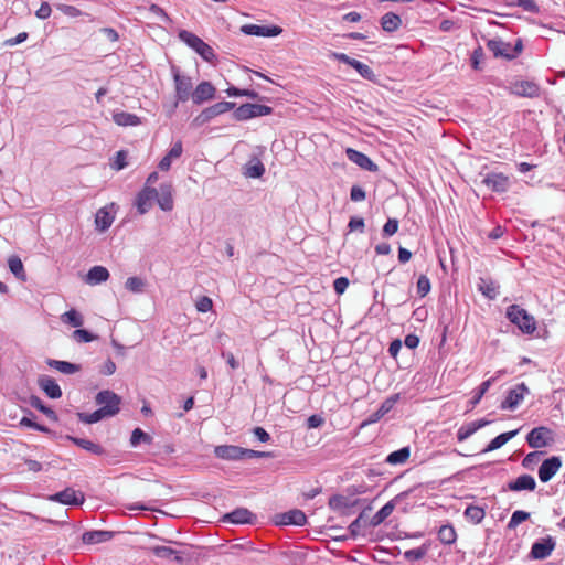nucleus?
Listing matches in <instances>:
<instances>
[{
	"label": "nucleus",
	"mask_w": 565,
	"mask_h": 565,
	"mask_svg": "<svg viewBox=\"0 0 565 565\" xmlns=\"http://www.w3.org/2000/svg\"><path fill=\"white\" fill-rule=\"evenodd\" d=\"M157 202L158 206L164 211L170 212L174 206L173 186L171 183L160 184L159 190L150 186H142L136 194L134 205L140 215L148 213L153 203Z\"/></svg>",
	"instance_id": "f257e3e1"
},
{
	"label": "nucleus",
	"mask_w": 565,
	"mask_h": 565,
	"mask_svg": "<svg viewBox=\"0 0 565 565\" xmlns=\"http://www.w3.org/2000/svg\"><path fill=\"white\" fill-rule=\"evenodd\" d=\"M507 318L525 334H532L536 330L533 316L518 305H511L507 308Z\"/></svg>",
	"instance_id": "f03ea898"
},
{
	"label": "nucleus",
	"mask_w": 565,
	"mask_h": 565,
	"mask_svg": "<svg viewBox=\"0 0 565 565\" xmlns=\"http://www.w3.org/2000/svg\"><path fill=\"white\" fill-rule=\"evenodd\" d=\"M487 47L493 53L494 57H502L508 61L514 60L523 50L521 39H518L514 46L501 39H492L487 42Z\"/></svg>",
	"instance_id": "7ed1b4c3"
},
{
	"label": "nucleus",
	"mask_w": 565,
	"mask_h": 565,
	"mask_svg": "<svg viewBox=\"0 0 565 565\" xmlns=\"http://www.w3.org/2000/svg\"><path fill=\"white\" fill-rule=\"evenodd\" d=\"M179 39L195 51L204 61L212 62L215 58L214 50L192 32L182 30L179 32Z\"/></svg>",
	"instance_id": "20e7f679"
},
{
	"label": "nucleus",
	"mask_w": 565,
	"mask_h": 565,
	"mask_svg": "<svg viewBox=\"0 0 565 565\" xmlns=\"http://www.w3.org/2000/svg\"><path fill=\"white\" fill-rule=\"evenodd\" d=\"M95 401L108 417L115 416L120 409L121 398L109 390L100 391Z\"/></svg>",
	"instance_id": "39448f33"
},
{
	"label": "nucleus",
	"mask_w": 565,
	"mask_h": 565,
	"mask_svg": "<svg viewBox=\"0 0 565 565\" xmlns=\"http://www.w3.org/2000/svg\"><path fill=\"white\" fill-rule=\"evenodd\" d=\"M273 113L271 107L260 104H244L234 111V117L237 120H247L254 117L267 116Z\"/></svg>",
	"instance_id": "423d86ee"
},
{
	"label": "nucleus",
	"mask_w": 565,
	"mask_h": 565,
	"mask_svg": "<svg viewBox=\"0 0 565 565\" xmlns=\"http://www.w3.org/2000/svg\"><path fill=\"white\" fill-rule=\"evenodd\" d=\"M553 441V431L545 426L533 428L526 436V443L535 449L546 447Z\"/></svg>",
	"instance_id": "0eeeda50"
},
{
	"label": "nucleus",
	"mask_w": 565,
	"mask_h": 565,
	"mask_svg": "<svg viewBox=\"0 0 565 565\" xmlns=\"http://www.w3.org/2000/svg\"><path fill=\"white\" fill-rule=\"evenodd\" d=\"M235 107V103L220 102L205 109H203L194 119L196 125H203L218 115L227 113Z\"/></svg>",
	"instance_id": "6e6552de"
},
{
	"label": "nucleus",
	"mask_w": 565,
	"mask_h": 565,
	"mask_svg": "<svg viewBox=\"0 0 565 565\" xmlns=\"http://www.w3.org/2000/svg\"><path fill=\"white\" fill-rule=\"evenodd\" d=\"M529 392V387L524 383L515 385L513 388L508 391L505 398L500 404V408L510 411L515 409Z\"/></svg>",
	"instance_id": "1a4fd4ad"
},
{
	"label": "nucleus",
	"mask_w": 565,
	"mask_h": 565,
	"mask_svg": "<svg viewBox=\"0 0 565 565\" xmlns=\"http://www.w3.org/2000/svg\"><path fill=\"white\" fill-rule=\"evenodd\" d=\"M175 85V97L179 102H186L190 97L193 84L189 76L182 75L177 67H172Z\"/></svg>",
	"instance_id": "9d476101"
},
{
	"label": "nucleus",
	"mask_w": 565,
	"mask_h": 565,
	"mask_svg": "<svg viewBox=\"0 0 565 565\" xmlns=\"http://www.w3.org/2000/svg\"><path fill=\"white\" fill-rule=\"evenodd\" d=\"M241 31L247 35L273 38L279 35L282 29L277 25L245 24L241 28Z\"/></svg>",
	"instance_id": "9b49d317"
},
{
	"label": "nucleus",
	"mask_w": 565,
	"mask_h": 565,
	"mask_svg": "<svg viewBox=\"0 0 565 565\" xmlns=\"http://www.w3.org/2000/svg\"><path fill=\"white\" fill-rule=\"evenodd\" d=\"M512 94L520 97L534 98L540 96V86L531 81H519L511 84Z\"/></svg>",
	"instance_id": "f8f14e48"
},
{
	"label": "nucleus",
	"mask_w": 565,
	"mask_h": 565,
	"mask_svg": "<svg viewBox=\"0 0 565 565\" xmlns=\"http://www.w3.org/2000/svg\"><path fill=\"white\" fill-rule=\"evenodd\" d=\"M562 466V460L558 456H552L545 459L539 468V478L542 482L550 481Z\"/></svg>",
	"instance_id": "ddd939ff"
},
{
	"label": "nucleus",
	"mask_w": 565,
	"mask_h": 565,
	"mask_svg": "<svg viewBox=\"0 0 565 565\" xmlns=\"http://www.w3.org/2000/svg\"><path fill=\"white\" fill-rule=\"evenodd\" d=\"M482 183L491 191L493 192H505L510 186V181L507 175L503 173H488L483 180Z\"/></svg>",
	"instance_id": "4468645a"
},
{
	"label": "nucleus",
	"mask_w": 565,
	"mask_h": 565,
	"mask_svg": "<svg viewBox=\"0 0 565 565\" xmlns=\"http://www.w3.org/2000/svg\"><path fill=\"white\" fill-rule=\"evenodd\" d=\"M555 547V541L551 537H544L533 543L531 556L534 559H545L551 555Z\"/></svg>",
	"instance_id": "2eb2a0df"
},
{
	"label": "nucleus",
	"mask_w": 565,
	"mask_h": 565,
	"mask_svg": "<svg viewBox=\"0 0 565 565\" xmlns=\"http://www.w3.org/2000/svg\"><path fill=\"white\" fill-rule=\"evenodd\" d=\"M51 501L58 502L67 505H78L84 502V495L82 493H77L72 488H66L65 490L52 494L49 497Z\"/></svg>",
	"instance_id": "dca6fc26"
},
{
	"label": "nucleus",
	"mask_w": 565,
	"mask_h": 565,
	"mask_svg": "<svg viewBox=\"0 0 565 565\" xmlns=\"http://www.w3.org/2000/svg\"><path fill=\"white\" fill-rule=\"evenodd\" d=\"M214 454L223 460H241L244 459L245 448L234 445H221L215 447Z\"/></svg>",
	"instance_id": "f3484780"
},
{
	"label": "nucleus",
	"mask_w": 565,
	"mask_h": 565,
	"mask_svg": "<svg viewBox=\"0 0 565 565\" xmlns=\"http://www.w3.org/2000/svg\"><path fill=\"white\" fill-rule=\"evenodd\" d=\"M215 87L210 82H201L192 93V100L196 105L214 98Z\"/></svg>",
	"instance_id": "a211bd4d"
},
{
	"label": "nucleus",
	"mask_w": 565,
	"mask_h": 565,
	"mask_svg": "<svg viewBox=\"0 0 565 565\" xmlns=\"http://www.w3.org/2000/svg\"><path fill=\"white\" fill-rule=\"evenodd\" d=\"M407 492H402L395 499L388 501L386 504H384L370 520L369 525L376 526L380 525L382 522H384L394 511L395 509V501L401 497H406Z\"/></svg>",
	"instance_id": "6ab92c4d"
},
{
	"label": "nucleus",
	"mask_w": 565,
	"mask_h": 565,
	"mask_svg": "<svg viewBox=\"0 0 565 565\" xmlns=\"http://www.w3.org/2000/svg\"><path fill=\"white\" fill-rule=\"evenodd\" d=\"M182 152H183L182 141L178 140L172 145V147L170 148L168 153L160 160L158 168L161 171L170 170L173 160L179 159L182 156Z\"/></svg>",
	"instance_id": "aec40b11"
},
{
	"label": "nucleus",
	"mask_w": 565,
	"mask_h": 565,
	"mask_svg": "<svg viewBox=\"0 0 565 565\" xmlns=\"http://www.w3.org/2000/svg\"><path fill=\"white\" fill-rule=\"evenodd\" d=\"M491 422L488 419H479L476 422H470L468 424L462 425L457 431L458 441H463L468 439L471 435H473L478 429L489 425Z\"/></svg>",
	"instance_id": "412c9836"
},
{
	"label": "nucleus",
	"mask_w": 565,
	"mask_h": 565,
	"mask_svg": "<svg viewBox=\"0 0 565 565\" xmlns=\"http://www.w3.org/2000/svg\"><path fill=\"white\" fill-rule=\"evenodd\" d=\"M307 516L301 510H290L279 515L278 523L281 525H297L306 524Z\"/></svg>",
	"instance_id": "4be33fe9"
},
{
	"label": "nucleus",
	"mask_w": 565,
	"mask_h": 565,
	"mask_svg": "<svg viewBox=\"0 0 565 565\" xmlns=\"http://www.w3.org/2000/svg\"><path fill=\"white\" fill-rule=\"evenodd\" d=\"M254 518V514L248 509L238 508L227 513L223 520L233 524H245L252 523Z\"/></svg>",
	"instance_id": "5701e85b"
},
{
	"label": "nucleus",
	"mask_w": 565,
	"mask_h": 565,
	"mask_svg": "<svg viewBox=\"0 0 565 565\" xmlns=\"http://www.w3.org/2000/svg\"><path fill=\"white\" fill-rule=\"evenodd\" d=\"M535 488V479L530 475H522L508 483V489L511 491H534Z\"/></svg>",
	"instance_id": "b1692460"
},
{
	"label": "nucleus",
	"mask_w": 565,
	"mask_h": 565,
	"mask_svg": "<svg viewBox=\"0 0 565 565\" xmlns=\"http://www.w3.org/2000/svg\"><path fill=\"white\" fill-rule=\"evenodd\" d=\"M39 386L50 398H60L62 391L56 381L47 375H43L38 381Z\"/></svg>",
	"instance_id": "393cba45"
},
{
	"label": "nucleus",
	"mask_w": 565,
	"mask_h": 565,
	"mask_svg": "<svg viewBox=\"0 0 565 565\" xmlns=\"http://www.w3.org/2000/svg\"><path fill=\"white\" fill-rule=\"evenodd\" d=\"M109 278V271L104 266H94L92 267L85 278V282L90 286H96L102 282H105Z\"/></svg>",
	"instance_id": "a878e982"
},
{
	"label": "nucleus",
	"mask_w": 565,
	"mask_h": 565,
	"mask_svg": "<svg viewBox=\"0 0 565 565\" xmlns=\"http://www.w3.org/2000/svg\"><path fill=\"white\" fill-rule=\"evenodd\" d=\"M477 286L478 290L490 300H494L499 295V285L491 278L480 277Z\"/></svg>",
	"instance_id": "bb28decb"
},
{
	"label": "nucleus",
	"mask_w": 565,
	"mask_h": 565,
	"mask_svg": "<svg viewBox=\"0 0 565 565\" xmlns=\"http://www.w3.org/2000/svg\"><path fill=\"white\" fill-rule=\"evenodd\" d=\"M114 220L115 216L108 211V207H102L96 212L95 215L96 228L99 232H105L111 226Z\"/></svg>",
	"instance_id": "cd10ccee"
},
{
	"label": "nucleus",
	"mask_w": 565,
	"mask_h": 565,
	"mask_svg": "<svg viewBox=\"0 0 565 565\" xmlns=\"http://www.w3.org/2000/svg\"><path fill=\"white\" fill-rule=\"evenodd\" d=\"M381 26L385 32H395L402 24V19L394 12H387L381 18Z\"/></svg>",
	"instance_id": "c85d7f7f"
},
{
	"label": "nucleus",
	"mask_w": 565,
	"mask_h": 565,
	"mask_svg": "<svg viewBox=\"0 0 565 565\" xmlns=\"http://www.w3.org/2000/svg\"><path fill=\"white\" fill-rule=\"evenodd\" d=\"M265 173V167L263 162L254 157L245 166L244 175L247 178H260Z\"/></svg>",
	"instance_id": "c756f323"
},
{
	"label": "nucleus",
	"mask_w": 565,
	"mask_h": 565,
	"mask_svg": "<svg viewBox=\"0 0 565 565\" xmlns=\"http://www.w3.org/2000/svg\"><path fill=\"white\" fill-rule=\"evenodd\" d=\"M113 119L115 124L118 126L127 127V126H138L141 124L140 118L135 115L127 111H117L114 113Z\"/></svg>",
	"instance_id": "7c9ffc66"
},
{
	"label": "nucleus",
	"mask_w": 565,
	"mask_h": 565,
	"mask_svg": "<svg viewBox=\"0 0 565 565\" xmlns=\"http://www.w3.org/2000/svg\"><path fill=\"white\" fill-rule=\"evenodd\" d=\"M518 433H519V429H515V430H511V431H507V433H502V434L498 435L495 438H493L487 445V447L483 449V452H489V451L499 449L504 444H507L510 439L515 437L518 435Z\"/></svg>",
	"instance_id": "2f4dec72"
},
{
	"label": "nucleus",
	"mask_w": 565,
	"mask_h": 565,
	"mask_svg": "<svg viewBox=\"0 0 565 565\" xmlns=\"http://www.w3.org/2000/svg\"><path fill=\"white\" fill-rule=\"evenodd\" d=\"M113 537V533L109 531H89L85 532L82 540L85 544H97L106 542Z\"/></svg>",
	"instance_id": "473e14b6"
},
{
	"label": "nucleus",
	"mask_w": 565,
	"mask_h": 565,
	"mask_svg": "<svg viewBox=\"0 0 565 565\" xmlns=\"http://www.w3.org/2000/svg\"><path fill=\"white\" fill-rule=\"evenodd\" d=\"M399 396L398 394H395L388 398H386L380 406V408L371 416L369 422H376L381 417H383L385 414H387L396 404Z\"/></svg>",
	"instance_id": "72a5a7b5"
},
{
	"label": "nucleus",
	"mask_w": 565,
	"mask_h": 565,
	"mask_svg": "<svg viewBox=\"0 0 565 565\" xmlns=\"http://www.w3.org/2000/svg\"><path fill=\"white\" fill-rule=\"evenodd\" d=\"M68 440H71L72 443H74L76 446L89 451V452H93L95 455H102L104 452L103 448L88 440V439H84V438H77V437H73V436H67L66 437Z\"/></svg>",
	"instance_id": "f704fd0d"
},
{
	"label": "nucleus",
	"mask_w": 565,
	"mask_h": 565,
	"mask_svg": "<svg viewBox=\"0 0 565 565\" xmlns=\"http://www.w3.org/2000/svg\"><path fill=\"white\" fill-rule=\"evenodd\" d=\"M329 505L341 513H350L352 503L348 497L334 495L330 499Z\"/></svg>",
	"instance_id": "c9c22d12"
},
{
	"label": "nucleus",
	"mask_w": 565,
	"mask_h": 565,
	"mask_svg": "<svg viewBox=\"0 0 565 565\" xmlns=\"http://www.w3.org/2000/svg\"><path fill=\"white\" fill-rule=\"evenodd\" d=\"M47 364L63 374H74L79 371V365L60 360H49Z\"/></svg>",
	"instance_id": "e433bc0d"
},
{
	"label": "nucleus",
	"mask_w": 565,
	"mask_h": 565,
	"mask_svg": "<svg viewBox=\"0 0 565 565\" xmlns=\"http://www.w3.org/2000/svg\"><path fill=\"white\" fill-rule=\"evenodd\" d=\"M438 540L446 545H451L457 540V533L452 525L446 524L440 526L438 531Z\"/></svg>",
	"instance_id": "4c0bfd02"
},
{
	"label": "nucleus",
	"mask_w": 565,
	"mask_h": 565,
	"mask_svg": "<svg viewBox=\"0 0 565 565\" xmlns=\"http://www.w3.org/2000/svg\"><path fill=\"white\" fill-rule=\"evenodd\" d=\"M465 516L473 524H479L486 515L484 509L478 505H468L463 512Z\"/></svg>",
	"instance_id": "58836bf2"
},
{
	"label": "nucleus",
	"mask_w": 565,
	"mask_h": 565,
	"mask_svg": "<svg viewBox=\"0 0 565 565\" xmlns=\"http://www.w3.org/2000/svg\"><path fill=\"white\" fill-rule=\"evenodd\" d=\"M8 266L10 271L18 278L24 281L26 279L24 266L22 260L18 256H11L8 259Z\"/></svg>",
	"instance_id": "ea45409f"
},
{
	"label": "nucleus",
	"mask_w": 565,
	"mask_h": 565,
	"mask_svg": "<svg viewBox=\"0 0 565 565\" xmlns=\"http://www.w3.org/2000/svg\"><path fill=\"white\" fill-rule=\"evenodd\" d=\"M409 455H411L409 447H403L396 451L391 452L386 457L385 461L390 465L404 463L409 458Z\"/></svg>",
	"instance_id": "a19ab883"
},
{
	"label": "nucleus",
	"mask_w": 565,
	"mask_h": 565,
	"mask_svg": "<svg viewBox=\"0 0 565 565\" xmlns=\"http://www.w3.org/2000/svg\"><path fill=\"white\" fill-rule=\"evenodd\" d=\"M151 552L160 558H173L177 562H182V557L179 555V552L169 546H153L151 547Z\"/></svg>",
	"instance_id": "79ce46f5"
},
{
	"label": "nucleus",
	"mask_w": 565,
	"mask_h": 565,
	"mask_svg": "<svg viewBox=\"0 0 565 565\" xmlns=\"http://www.w3.org/2000/svg\"><path fill=\"white\" fill-rule=\"evenodd\" d=\"M61 320H62V322L71 324L72 327H75V328H78V327L83 326V323H84L83 316L79 312H77L75 309H71V310L64 312L61 316Z\"/></svg>",
	"instance_id": "37998d69"
},
{
	"label": "nucleus",
	"mask_w": 565,
	"mask_h": 565,
	"mask_svg": "<svg viewBox=\"0 0 565 565\" xmlns=\"http://www.w3.org/2000/svg\"><path fill=\"white\" fill-rule=\"evenodd\" d=\"M355 164L361 169L376 172L379 170L377 164H375L366 154L359 152L355 150Z\"/></svg>",
	"instance_id": "c03bdc74"
},
{
	"label": "nucleus",
	"mask_w": 565,
	"mask_h": 565,
	"mask_svg": "<svg viewBox=\"0 0 565 565\" xmlns=\"http://www.w3.org/2000/svg\"><path fill=\"white\" fill-rule=\"evenodd\" d=\"M355 72H358L363 78L376 83L377 76L374 71L367 65L355 60Z\"/></svg>",
	"instance_id": "a18cd8bd"
},
{
	"label": "nucleus",
	"mask_w": 565,
	"mask_h": 565,
	"mask_svg": "<svg viewBox=\"0 0 565 565\" xmlns=\"http://www.w3.org/2000/svg\"><path fill=\"white\" fill-rule=\"evenodd\" d=\"M141 443L151 444L152 437L150 435H148L147 433H145L142 429L136 428L131 433L130 445L132 447H137Z\"/></svg>",
	"instance_id": "49530a36"
},
{
	"label": "nucleus",
	"mask_w": 565,
	"mask_h": 565,
	"mask_svg": "<svg viewBox=\"0 0 565 565\" xmlns=\"http://www.w3.org/2000/svg\"><path fill=\"white\" fill-rule=\"evenodd\" d=\"M78 417H79L81 422H83V423L94 424V423L102 420L103 418L108 417V416L99 407L98 409H96L95 412L89 413V414L78 413Z\"/></svg>",
	"instance_id": "de8ad7c7"
},
{
	"label": "nucleus",
	"mask_w": 565,
	"mask_h": 565,
	"mask_svg": "<svg viewBox=\"0 0 565 565\" xmlns=\"http://www.w3.org/2000/svg\"><path fill=\"white\" fill-rule=\"evenodd\" d=\"M494 377L488 379L483 381L475 393L472 399L470 401L471 407H475L482 398V396L488 392L492 383L494 382Z\"/></svg>",
	"instance_id": "09e8293b"
},
{
	"label": "nucleus",
	"mask_w": 565,
	"mask_h": 565,
	"mask_svg": "<svg viewBox=\"0 0 565 565\" xmlns=\"http://www.w3.org/2000/svg\"><path fill=\"white\" fill-rule=\"evenodd\" d=\"M530 518V513L523 510H516L512 513L511 519L508 523L509 530H514L519 524L526 521Z\"/></svg>",
	"instance_id": "8fccbe9b"
},
{
	"label": "nucleus",
	"mask_w": 565,
	"mask_h": 565,
	"mask_svg": "<svg viewBox=\"0 0 565 565\" xmlns=\"http://www.w3.org/2000/svg\"><path fill=\"white\" fill-rule=\"evenodd\" d=\"M428 552V547L424 544L417 548L408 550L404 553V558L411 562L422 559Z\"/></svg>",
	"instance_id": "3c124183"
},
{
	"label": "nucleus",
	"mask_w": 565,
	"mask_h": 565,
	"mask_svg": "<svg viewBox=\"0 0 565 565\" xmlns=\"http://www.w3.org/2000/svg\"><path fill=\"white\" fill-rule=\"evenodd\" d=\"M55 8L64 13L65 15L70 18H77L81 15H88L87 13H84L78 8L71 6V4H64V3H56Z\"/></svg>",
	"instance_id": "603ef678"
},
{
	"label": "nucleus",
	"mask_w": 565,
	"mask_h": 565,
	"mask_svg": "<svg viewBox=\"0 0 565 565\" xmlns=\"http://www.w3.org/2000/svg\"><path fill=\"white\" fill-rule=\"evenodd\" d=\"M125 287L131 292L140 294L143 290L145 281L139 277H129L125 282Z\"/></svg>",
	"instance_id": "864d4df0"
},
{
	"label": "nucleus",
	"mask_w": 565,
	"mask_h": 565,
	"mask_svg": "<svg viewBox=\"0 0 565 565\" xmlns=\"http://www.w3.org/2000/svg\"><path fill=\"white\" fill-rule=\"evenodd\" d=\"M226 94L230 97L245 96V97L253 98V99L258 97V94L255 90L239 89V88H236V87L227 88L226 89Z\"/></svg>",
	"instance_id": "5fc2aeb1"
},
{
	"label": "nucleus",
	"mask_w": 565,
	"mask_h": 565,
	"mask_svg": "<svg viewBox=\"0 0 565 565\" xmlns=\"http://www.w3.org/2000/svg\"><path fill=\"white\" fill-rule=\"evenodd\" d=\"M72 337L76 342H79V343L92 342L96 339V335L92 334L90 332H88L87 330H84V329H76L73 332Z\"/></svg>",
	"instance_id": "6e6d98bb"
},
{
	"label": "nucleus",
	"mask_w": 565,
	"mask_h": 565,
	"mask_svg": "<svg viewBox=\"0 0 565 565\" xmlns=\"http://www.w3.org/2000/svg\"><path fill=\"white\" fill-rule=\"evenodd\" d=\"M127 152L124 151V150H120L116 153V157L114 159V161L111 162V168L115 170V171H120L122 170L124 168L127 167Z\"/></svg>",
	"instance_id": "4d7b16f0"
},
{
	"label": "nucleus",
	"mask_w": 565,
	"mask_h": 565,
	"mask_svg": "<svg viewBox=\"0 0 565 565\" xmlns=\"http://www.w3.org/2000/svg\"><path fill=\"white\" fill-rule=\"evenodd\" d=\"M417 295L419 297H425L430 291V281L427 276L420 275L417 280Z\"/></svg>",
	"instance_id": "13d9d810"
},
{
	"label": "nucleus",
	"mask_w": 565,
	"mask_h": 565,
	"mask_svg": "<svg viewBox=\"0 0 565 565\" xmlns=\"http://www.w3.org/2000/svg\"><path fill=\"white\" fill-rule=\"evenodd\" d=\"M543 451H532L527 454L522 460V466L526 469H532L535 463L540 460Z\"/></svg>",
	"instance_id": "bf43d9fd"
},
{
	"label": "nucleus",
	"mask_w": 565,
	"mask_h": 565,
	"mask_svg": "<svg viewBox=\"0 0 565 565\" xmlns=\"http://www.w3.org/2000/svg\"><path fill=\"white\" fill-rule=\"evenodd\" d=\"M31 405L39 409L40 412H42L43 414H45L46 416L51 418H56L54 411L45 406L39 397L32 398Z\"/></svg>",
	"instance_id": "052dcab7"
},
{
	"label": "nucleus",
	"mask_w": 565,
	"mask_h": 565,
	"mask_svg": "<svg viewBox=\"0 0 565 565\" xmlns=\"http://www.w3.org/2000/svg\"><path fill=\"white\" fill-rule=\"evenodd\" d=\"M371 510H372V507H371L370 503L366 507L362 508V511L360 512L358 518H355V527L369 524V522H370V520H369V512Z\"/></svg>",
	"instance_id": "680f3d73"
},
{
	"label": "nucleus",
	"mask_w": 565,
	"mask_h": 565,
	"mask_svg": "<svg viewBox=\"0 0 565 565\" xmlns=\"http://www.w3.org/2000/svg\"><path fill=\"white\" fill-rule=\"evenodd\" d=\"M213 301L210 297L203 296L195 302V308L199 312H207L212 309Z\"/></svg>",
	"instance_id": "e2e57ef3"
},
{
	"label": "nucleus",
	"mask_w": 565,
	"mask_h": 565,
	"mask_svg": "<svg viewBox=\"0 0 565 565\" xmlns=\"http://www.w3.org/2000/svg\"><path fill=\"white\" fill-rule=\"evenodd\" d=\"M398 231V221L396 218H388L383 226V235L392 236Z\"/></svg>",
	"instance_id": "0e129e2a"
},
{
	"label": "nucleus",
	"mask_w": 565,
	"mask_h": 565,
	"mask_svg": "<svg viewBox=\"0 0 565 565\" xmlns=\"http://www.w3.org/2000/svg\"><path fill=\"white\" fill-rule=\"evenodd\" d=\"M484 53L481 46H478L471 55V66L475 70H480V62L483 60Z\"/></svg>",
	"instance_id": "69168bd1"
},
{
	"label": "nucleus",
	"mask_w": 565,
	"mask_h": 565,
	"mask_svg": "<svg viewBox=\"0 0 565 565\" xmlns=\"http://www.w3.org/2000/svg\"><path fill=\"white\" fill-rule=\"evenodd\" d=\"M52 13V9L49 2H42L40 8L35 12V17L40 20L49 19Z\"/></svg>",
	"instance_id": "338daca9"
},
{
	"label": "nucleus",
	"mask_w": 565,
	"mask_h": 565,
	"mask_svg": "<svg viewBox=\"0 0 565 565\" xmlns=\"http://www.w3.org/2000/svg\"><path fill=\"white\" fill-rule=\"evenodd\" d=\"M349 285H350V281L347 277H339L334 280L333 288L338 295H341L347 290Z\"/></svg>",
	"instance_id": "774afa93"
}]
</instances>
